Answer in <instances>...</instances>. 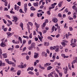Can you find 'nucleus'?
Wrapping results in <instances>:
<instances>
[{
    "label": "nucleus",
    "mask_w": 77,
    "mask_h": 77,
    "mask_svg": "<svg viewBox=\"0 0 77 77\" xmlns=\"http://www.w3.org/2000/svg\"><path fill=\"white\" fill-rule=\"evenodd\" d=\"M68 42L66 40H63V41L61 42V44H62L63 47H65L66 45H67V44L66 43Z\"/></svg>",
    "instance_id": "1"
},
{
    "label": "nucleus",
    "mask_w": 77,
    "mask_h": 77,
    "mask_svg": "<svg viewBox=\"0 0 77 77\" xmlns=\"http://www.w3.org/2000/svg\"><path fill=\"white\" fill-rule=\"evenodd\" d=\"M39 33L40 34V35L41 36V37H40V36L39 35H38V38L41 41V42H42V39H43V37L42 36V32H39Z\"/></svg>",
    "instance_id": "2"
},
{
    "label": "nucleus",
    "mask_w": 77,
    "mask_h": 77,
    "mask_svg": "<svg viewBox=\"0 0 77 77\" xmlns=\"http://www.w3.org/2000/svg\"><path fill=\"white\" fill-rule=\"evenodd\" d=\"M54 50H55V52H58L59 50V46L57 45L55 46V47L54 48Z\"/></svg>",
    "instance_id": "3"
},
{
    "label": "nucleus",
    "mask_w": 77,
    "mask_h": 77,
    "mask_svg": "<svg viewBox=\"0 0 77 77\" xmlns=\"http://www.w3.org/2000/svg\"><path fill=\"white\" fill-rule=\"evenodd\" d=\"M55 70L57 72V73H58L59 74V75L60 77H62V73L60 72V70H58L57 69L55 68Z\"/></svg>",
    "instance_id": "4"
},
{
    "label": "nucleus",
    "mask_w": 77,
    "mask_h": 77,
    "mask_svg": "<svg viewBox=\"0 0 77 77\" xmlns=\"http://www.w3.org/2000/svg\"><path fill=\"white\" fill-rule=\"evenodd\" d=\"M52 21L54 22V23H57V21H58V20H57V18L55 17H54L53 18Z\"/></svg>",
    "instance_id": "5"
},
{
    "label": "nucleus",
    "mask_w": 77,
    "mask_h": 77,
    "mask_svg": "<svg viewBox=\"0 0 77 77\" xmlns=\"http://www.w3.org/2000/svg\"><path fill=\"white\" fill-rule=\"evenodd\" d=\"M2 30H3L4 32H7V31L8 30V28H5L4 25L2 26Z\"/></svg>",
    "instance_id": "6"
},
{
    "label": "nucleus",
    "mask_w": 77,
    "mask_h": 77,
    "mask_svg": "<svg viewBox=\"0 0 77 77\" xmlns=\"http://www.w3.org/2000/svg\"><path fill=\"white\" fill-rule=\"evenodd\" d=\"M14 9L16 11H19V9H20V7L18 6H17V5H14Z\"/></svg>",
    "instance_id": "7"
},
{
    "label": "nucleus",
    "mask_w": 77,
    "mask_h": 77,
    "mask_svg": "<svg viewBox=\"0 0 77 77\" xmlns=\"http://www.w3.org/2000/svg\"><path fill=\"white\" fill-rule=\"evenodd\" d=\"M42 56H45V57H47V53L45 52H43L42 53Z\"/></svg>",
    "instance_id": "8"
},
{
    "label": "nucleus",
    "mask_w": 77,
    "mask_h": 77,
    "mask_svg": "<svg viewBox=\"0 0 77 77\" xmlns=\"http://www.w3.org/2000/svg\"><path fill=\"white\" fill-rule=\"evenodd\" d=\"M38 55H39V54H38V53H36L35 52L34 55V58H37V57H38Z\"/></svg>",
    "instance_id": "9"
},
{
    "label": "nucleus",
    "mask_w": 77,
    "mask_h": 77,
    "mask_svg": "<svg viewBox=\"0 0 77 77\" xmlns=\"http://www.w3.org/2000/svg\"><path fill=\"white\" fill-rule=\"evenodd\" d=\"M35 43L34 42H32L31 45V47H32V48H35Z\"/></svg>",
    "instance_id": "10"
},
{
    "label": "nucleus",
    "mask_w": 77,
    "mask_h": 77,
    "mask_svg": "<svg viewBox=\"0 0 77 77\" xmlns=\"http://www.w3.org/2000/svg\"><path fill=\"white\" fill-rule=\"evenodd\" d=\"M53 72H51L50 74H48V77H53L54 76H53Z\"/></svg>",
    "instance_id": "11"
},
{
    "label": "nucleus",
    "mask_w": 77,
    "mask_h": 77,
    "mask_svg": "<svg viewBox=\"0 0 77 77\" xmlns=\"http://www.w3.org/2000/svg\"><path fill=\"white\" fill-rule=\"evenodd\" d=\"M34 24L35 26L37 28V29H38L39 27V24H38L36 22Z\"/></svg>",
    "instance_id": "12"
},
{
    "label": "nucleus",
    "mask_w": 77,
    "mask_h": 77,
    "mask_svg": "<svg viewBox=\"0 0 77 77\" xmlns=\"http://www.w3.org/2000/svg\"><path fill=\"white\" fill-rule=\"evenodd\" d=\"M33 5L34 6L38 7V5H39V3H38V2L34 3Z\"/></svg>",
    "instance_id": "13"
},
{
    "label": "nucleus",
    "mask_w": 77,
    "mask_h": 77,
    "mask_svg": "<svg viewBox=\"0 0 77 77\" xmlns=\"http://www.w3.org/2000/svg\"><path fill=\"white\" fill-rule=\"evenodd\" d=\"M21 71L20 70H19L17 71V74L18 76L20 75V74H21Z\"/></svg>",
    "instance_id": "14"
},
{
    "label": "nucleus",
    "mask_w": 77,
    "mask_h": 77,
    "mask_svg": "<svg viewBox=\"0 0 77 77\" xmlns=\"http://www.w3.org/2000/svg\"><path fill=\"white\" fill-rule=\"evenodd\" d=\"M0 46L2 47H4L5 46V44H4L3 42H2L1 44H0Z\"/></svg>",
    "instance_id": "15"
},
{
    "label": "nucleus",
    "mask_w": 77,
    "mask_h": 77,
    "mask_svg": "<svg viewBox=\"0 0 77 77\" xmlns=\"http://www.w3.org/2000/svg\"><path fill=\"white\" fill-rule=\"evenodd\" d=\"M54 28H55V27L54 26H53L52 27V28L51 29V33H53L54 32Z\"/></svg>",
    "instance_id": "16"
},
{
    "label": "nucleus",
    "mask_w": 77,
    "mask_h": 77,
    "mask_svg": "<svg viewBox=\"0 0 77 77\" xmlns=\"http://www.w3.org/2000/svg\"><path fill=\"white\" fill-rule=\"evenodd\" d=\"M37 15L38 17H41V16L42 15V14L41 13H38Z\"/></svg>",
    "instance_id": "17"
},
{
    "label": "nucleus",
    "mask_w": 77,
    "mask_h": 77,
    "mask_svg": "<svg viewBox=\"0 0 77 77\" xmlns=\"http://www.w3.org/2000/svg\"><path fill=\"white\" fill-rule=\"evenodd\" d=\"M72 8L75 11V12L77 13V7L75 6H72Z\"/></svg>",
    "instance_id": "18"
},
{
    "label": "nucleus",
    "mask_w": 77,
    "mask_h": 77,
    "mask_svg": "<svg viewBox=\"0 0 77 77\" xmlns=\"http://www.w3.org/2000/svg\"><path fill=\"white\" fill-rule=\"evenodd\" d=\"M13 18H14V22H17V21H18V18H17V17H13Z\"/></svg>",
    "instance_id": "19"
},
{
    "label": "nucleus",
    "mask_w": 77,
    "mask_h": 77,
    "mask_svg": "<svg viewBox=\"0 0 77 77\" xmlns=\"http://www.w3.org/2000/svg\"><path fill=\"white\" fill-rule=\"evenodd\" d=\"M30 10L31 11H34L36 10V8H35L34 7L32 6L30 8Z\"/></svg>",
    "instance_id": "20"
},
{
    "label": "nucleus",
    "mask_w": 77,
    "mask_h": 77,
    "mask_svg": "<svg viewBox=\"0 0 77 77\" xmlns=\"http://www.w3.org/2000/svg\"><path fill=\"white\" fill-rule=\"evenodd\" d=\"M18 41H20V42L21 44H22V43H23V42L22 41V38L21 37H19L18 38Z\"/></svg>",
    "instance_id": "21"
},
{
    "label": "nucleus",
    "mask_w": 77,
    "mask_h": 77,
    "mask_svg": "<svg viewBox=\"0 0 77 77\" xmlns=\"http://www.w3.org/2000/svg\"><path fill=\"white\" fill-rule=\"evenodd\" d=\"M52 59L54 60L56 59V54H54L52 57Z\"/></svg>",
    "instance_id": "22"
},
{
    "label": "nucleus",
    "mask_w": 77,
    "mask_h": 77,
    "mask_svg": "<svg viewBox=\"0 0 77 77\" xmlns=\"http://www.w3.org/2000/svg\"><path fill=\"white\" fill-rule=\"evenodd\" d=\"M62 2H59V3L58 4V6L59 7H61L62 6Z\"/></svg>",
    "instance_id": "23"
},
{
    "label": "nucleus",
    "mask_w": 77,
    "mask_h": 77,
    "mask_svg": "<svg viewBox=\"0 0 77 77\" xmlns=\"http://www.w3.org/2000/svg\"><path fill=\"white\" fill-rule=\"evenodd\" d=\"M12 42L14 43V44H19V42H15V40H13Z\"/></svg>",
    "instance_id": "24"
},
{
    "label": "nucleus",
    "mask_w": 77,
    "mask_h": 77,
    "mask_svg": "<svg viewBox=\"0 0 77 77\" xmlns=\"http://www.w3.org/2000/svg\"><path fill=\"white\" fill-rule=\"evenodd\" d=\"M45 66H50L51 65V63H47L45 64Z\"/></svg>",
    "instance_id": "25"
},
{
    "label": "nucleus",
    "mask_w": 77,
    "mask_h": 77,
    "mask_svg": "<svg viewBox=\"0 0 77 77\" xmlns=\"http://www.w3.org/2000/svg\"><path fill=\"white\" fill-rule=\"evenodd\" d=\"M2 56H3L4 58H6L7 57V55L6 53L3 54Z\"/></svg>",
    "instance_id": "26"
},
{
    "label": "nucleus",
    "mask_w": 77,
    "mask_h": 77,
    "mask_svg": "<svg viewBox=\"0 0 77 77\" xmlns=\"http://www.w3.org/2000/svg\"><path fill=\"white\" fill-rule=\"evenodd\" d=\"M48 39L50 41H52L53 40V38H52L51 36H48Z\"/></svg>",
    "instance_id": "27"
},
{
    "label": "nucleus",
    "mask_w": 77,
    "mask_h": 77,
    "mask_svg": "<svg viewBox=\"0 0 77 77\" xmlns=\"http://www.w3.org/2000/svg\"><path fill=\"white\" fill-rule=\"evenodd\" d=\"M53 67H52V66H49L48 68L47 69V70H51V69H52Z\"/></svg>",
    "instance_id": "28"
},
{
    "label": "nucleus",
    "mask_w": 77,
    "mask_h": 77,
    "mask_svg": "<svg viewBox=\"0 0 77 77\" xmlns=\"http://www.w3.org/2000/svg\"><path fill=\"white\" fill-rule=\"evenodd\" d=\"M70 45H71V46H72L73 47H75V43H72L71 44H70Z\"/></svg>",
    "instance_id": "29"
},
{
    "label": "nucleus",
    "mask_w": 77,
    "mask_h": 77,
    "mask_svg": "<svg viewBox=\"0 0 77 77\" xmlns=\"http://www.w3.org/2000/svg\"><path fill=\"white\" fill-rule=\"evenodd\" d=\"M26 64H24L23 65H21V68H25V67H26Z\"/></svg>",
    "instance_id": "30"
},
{
    "label": "nucleus",
    "mask_w": 77,
    "mask_h": 77,
    "mask_svg": "<svg viewBox=\"0 0 77 77\" xmlns=\"http://www.w3.org/2000/svg\"><path fill=\"white\" fill-rule=\"evenodd\" d=\"M5 17H6V18H9V19H11V17H10V16L8 15H5Z\"/></svg>",
    "instance_id": "31"
},
{
    "label": "nucleus",
    "mask_w": 77,
    "mask_h": 77,
    "mask_svg": "<svg viewBox=\"0 0 77 77\" xmlns=\"http://www.w3.org/2000/svg\"><path fill=\"white\" fill-rule=\"evenodd\" d=\"M7 21H8L9 25H12V21L9 20H8Z\"/></svg>",
    "instance_id": "32"
},
{
    "label": "nucleus",
    "mask_w": 77,
    "mask_h": 77,
    "mask_svg": "<svg viewBox=\"0 0 77 77\" xmlns=\"http://www.w3.org/2000/svg\"><path fill=\"white\" fill-rule=\"evenodd\" d=\"M45 45L46 46H48L49 45V43L48 42H45Z\"/></svg>",
    "instance_id": "33"
},
{
    "label": "nucleus",
    "mask_w": 77,
    "mask_h": 77,
    "mask_svg": "<svg viewBox=\"0 0 77 77\" xmlns=\"http://www.w3.org/2000/svg\"><path fill=\"white\" fill-rule=\"evenodd\" d=\"M8 63L9 64V65H12V64H14V62L12 61H9L8 62Z\"/></svg>",
    "instance_id": "34"
},
{
    "label": "nucleus",
    "mask_w": 77,
    "mask_h": 77,
    "mask_svg": "<svg viewBox=\"0 0 77 77\" xmlns=\"http://www.w3.org/2000/svg\"><path fill=\"white\" fill-rule=\"evenodd\" d=\"M55 47V46H54L53 47H51L50 48V50H54V48Z\"/></svg>",
    "instance_id": "35"
},
{
    "label": "nucleus",
    "mask_w": 77,
    "mask_h": 77,
    "mask_svg": "<svg viewBox=\"0 0 77 77\" xmlns=\"http://www.w3.org/2000/svg\"><path fill=\"white\" fill-rule=\"evenodd\" d=\"M29 74H31V75H33V74H34V73L32 71H29L28 72Z\"/></svg>",
    "instance_id": "36"
},
{
    "label": "nucleus",
    "mask_w": 77,
    "mask_h": 77,
    "mask_svg": "<svg viewBox=\"0 0 77 77\" xmlns=\"http://www.w3.org/2000/svg\"><path fill=\"white\" fill-rule=\"evenodd\" d=\"M69 29L70 31H72V30H73V29L72 28V27H69Z\"/></svg>",
    "instance_id": "37"
},
{
    "label": "nucleus",
    "mask_w": 77,
    "mask_h": 77,
    "mask_svg": "<svg viewBox=\"0 0 77 77\" xmlns=\"http://www.w3.org/2000/svg\"><path fill=\"white\" fill-rule=\"evenodd\" d=\"M28 23L29 24V25H30L32 27V26H33V23L32 22H28Z\"/></svg>",
    "instance_id": "38"
},
{
    "label": "nucleus",
    "mask_w": 77,
    "mask_h": 77,
    "mask_svg": "<svg viewBox=\"0 0 77 77\" xmlns=\"http://www.w3.org/2000/svg\"><path fill=\"white\" fill-rule=\"evenodd\" d=\"M20 26L21 28H23V24L22 23H21L20 24Z\"/></svg>",
    "instance_id": "39"
},
{
    "label": "nucleus",
    "mask_w": 77,
    "mask_h": 77,
    "mask_svg": "<svg viewBox=\"0 0 77 77\" xmlns=\"http://www.w3.org/2000/svg\"><path fill=\"white\" fill-rule=\"evenodd\" d=\"M32 33H31L29 35V38H32Z\"/></svg>",
    "instance_id": "40"
},
{
    "label": "nucleus",
    "mask_w": 77,
    "mask_h": 77,
    "mask_svg": "<svg viewBox=\"0 0 77 77\" xmlns=\"http://www.w3.org/2000/svg\"><path fill=\"white\" fill-rule=\"evenodd\" d=\"M42 32L43 34L46 33H47V30H43L42 31Z\"/></svg>",
    "instance_id": "41"
},
{
    "label": "nucleus",
    "mask_w": 77,
    "mask_h": 77,
    "mask_svg": "<svg viewBox=\"0 0 77 77\" xmlns=\"http://www.w3.org/2000/svg\"><path fill=\"white\" fill-rule=\"evenodd\" d=\"M23 37L24 38H26V39H29V37H28V36L23 35Z\"/></svg>",
    "instance_id": "42"
},
{
    "label": "nucleus",
    "mask_w": 77,
    "mask_h": 77,
    "mask_svg": "<svg viewBox=\"0 0 77 77\" xmlns=\"http://www.w3.org/2000/svg\"><path fill=\"white\" fill-rule=\"evenodd\" d=\"M57 5V3H54V4H52L51 6H56Z\"/></svg>",
    "instance_id": "43"
},
{
    "label": "nucleus",
    "mask_w": 77,
    "mask_h": 77,
    "mask_svg": "<svg viewBox=\"0 0 77 77\" xmlns=\"http://www.w3.org/2000/svg\"><path fill=\"white\" fill-rule=\"evenodd\" d=\"M69 20H73V18L72 17H70V16H69L68 17V19H69Z\"/></svg>",
    "instance_id": "44"
},
{
    "label": "nucleus",
    "mask_w": 77,
    "mask_h": 77,
    "mask_svg": "<svg viewBox=\"0 0 77 77\" xmlns=\"http://www.w3.org/2000/svg\"><path fill=\"white\" fill-rule=\"evenodd\" d=\"M46 2V4H47L48 2H48H51V0H45Z\"/></svg>",
    "instance_id": "45"
},
{
    "label": "nucleus",
    "mask_w": 77,
    "mask_h": 77,
    "mask_svg": "<svg viewBox=\"0 0 77 77\" xmlns=\"http://www.w3.org/2000/svg\"><path fill=\"white\" fill-rule=\"evenodd\" d=\"M7 35H8V36H11V32H7V33H6Z\"/></svg>",
    "instance_id": "46"
},
{
    "label": "nucleus",
    "mask_w": 77,
    "mask_h": 77,
    "mask_svg": "<svg viewBox=\"0 0 77 77\" xmlns=\"http://www.w3.org/2000/svg\"><path fill=\"white\" fill-rule=\"evenodd\" d=\"M46 23H44L43 25L42 26L43 27H45V26H46Z\"/></svg>",
    "instance_id": "47"
},
{
    "label": "nucleus",
    "mask_w": 77,
    "mask_h": 77,
    "mask_svg": "<svg viewBox=\"0 0 77 77\" xmlns=\"http://www.w3.org/2000/svg\"><path fill=\"white\" fill-rule=\"evenodd\" d=\"M34 39L35 41H38V37H36L34 38Z\"/></svg>",
    "instance_id": "48"
},
{
    "label": "nucleus",
    "mask_w": 77,
    "mask_h": 77,
    "mask_svg": "<svg viewBox=\"0 0 77 77\" xmlns=\"http://www.w3.org/2000/svg\"><path fill=\"white\" fill-rule=\"evenodd\" d=\"M27 29L28 30H30V25H29V24H27Z\"/></svg>",
    "instance_id": "49"
},
{
    "label": "nucleus",
    "mask_w": 77,
    "mask_h": 77,
    "mask_svg": "<svg viewBox=\"0 0 77 77\" xmlns=\"http://www.w3.org/2000/svg\"><path fill=\"white\" fill-rule=\"evenodd\" d=\"M2 20H3L4 23H5V24H6V23H7L6 21V20L5 19H3Z\"/></svg>",
    "instance_id": "50"
},
{
    "label": "nucleus",
    "mask_w": 77,
    "mask_h": 77,
    "mask_svg": "<svg viewBox=\"0 0 77 77\" xmlns=\"http://www.w3.org/2000/svg\"><path fill=\"white\" fill-rule=\"evenodd\" d=\"M32 46H29L28 47V49L29 50H32Z\"/></svg>",
    "instance_id": "51"
},
{
    "label": "nucleus",
    "mask_w": 77,
    "mask_h": 77,
    "mask_svg": "<svg viewBox=\"0 0 77 77\" xmlns=\"http://www.w3.org/2000/svg\"><path fill=\"white\" fill-rule=\"evenodd\" d=\"M32 43V40H29L28 42V45H30Z\"/></svg>",
    "instance_id": "52"
},
{
    "label": "nucleus",
    "mask_w": 77,
    "mask_h": 77,
    "mask_svg": "<svg viewBox=\"0 0 77 77\" xmlns=\"http://www.w3.org/2000/svg\"><path fill=\"white\" fill-rule=\"evenodd\" d=\"M2 63H3L2 61L0 60V66H2Z\"/></svg>",
    "instance_id": "53"
},
{
    "label": "nucleus",
    "mask_w": 77,
    "mask_h": 77,
    "mask_svg": "<svg viewBox=\"0 0 77 77\" xmlns=\"http://www.w3.org/2000/svg\"><path fill=\"white\" fill-rule=\"evenodd\" d=\"M64 73L65 74H67V70H66V69H65L64 70Z\"/></svg>",
    "instance_id": "54"
},
{
    "label": "nucleus",
    "mask_w": 77,
    "mask_h": 77,
    "mask_svg": "<svg viewBox=\"0 0 77 77\" xmlns=\"http://www.w3.org/2000/svg\"><path fill=\"white\" fill-rule=\"evenodd\" d=\"M69 35H68V34H66V38H67V39L68 38V36H69Z\"/></svg>",
    "instance_id": "55"
},
{
    "label": "nucleus",
    "mask_w": 77,
    "mask_h": 77,
    "mask_svg": "<svg viewBox=\"0 0 77 77\" xmlns=\"http://www.w3.org/2000/svg\"><path fill=\"white\" fill-rule=\"evenodd\" d=\"M15 48H20V46L19 45H17L15 46Z\"/></svg>",
    "instance_id": "56"
},
{
    "label": "nucleus",
    "mask_w": 77,
    "mask_h": 77,
    "mask_svg": "<svg viewBox=\"0 0 77 77\" xmlns=\"http://www.w3.org/2000/svg\"><path fill=\"white\" fill-rule=\"evenodd\" d=\"M27 7H24V11L27 12Z\"/></svg>",
    "instance_id": "57"
},
{
    "label": "nucleus",
    "mask_w": 77,
    "mask_h": 77,
    "mask_svg": "<svg viewBox=\"0 0 77 77\" xmlns=\"http://www.w3.org/2000/svg\"><path fill=\"white\" fill-rule=\"evenodd\" d=\"M58 16L59 17H62V14L60 13H59L58 14Z\"/></svg>",
    "instance_id": "58"
},
{
    "label": "nucleus",
    "mask_w": 77,
    "mask_h": 77,
    "mask_svg": "<svg viewBox=\"0 0 77 77\" xmlns=\"http://www.w3.org/2000/svg\"><path fill=\"white\" fill-rule=\"evenodd\" d=\"M36 35V31H33V35Z\"/></svg>",
    "instance_id": "59"
},
{
    "label": "nucleus",
    "mask_w": 77,
    "mask_h": 77,
    "mask_svg": "<svg viewBox=\"0 0 77 77\" xmlns=\"http://www.w3.org/2000/svg\"><path fill=\"white\" fill-rule=\"evenodd\" d=\"M26 59L27 60H29V56L27 55L26 57Z\"/></svg>",
    "instance_id": "60"
},
{
    "label": "nucleus",
    "mask_w": 77,
    "mask_h": 77,
    "mask_svg": "<svg viewBox=\"0 0 77 77\" xmlns=\"http://www.w3.org/2000/svg\"><path fill=\"white\" fill-rule=\"evenodd\" d=\"M46 52L47 53H48V54H50V51L48 49H47L46 50Z\"/></svg>",
    "instance_id": "61"
},
{
    "label": "nucleus",
    "mask_w": 77,
    "mask_h": 77,
    "mask_svg": "<svg viewBox=\"0 0 77 77\" xmlns=\"http://www.w3.org/2000/svg\"><path fill=\"white\" fill-rule=\"evenodd\" d=\"M45 29L46 30H48V29H49V27L47 26H46L45 27Z\"/></svg>",
    "instance_id": "62"
},
{
    "label": "nucleus",
    "mask_w": 77,
    "mask_h": 77,
    "mask_svg": "<svg viewBox=\"0 0 77 77\" xmlns=\"http://www.w3.org/2000/svg\"><path fill=\"white\" fill-rule=\"evenodd\" d=\"M44 23H46H46H48V20L46 19V20H45V21Z\"/></svg>",
    "instance_id": "63"
},
{
    "label": "nucleus",
    "mask_w": 77,
    "mask_h": 77,
    "mask_svg": "<svg viewBox=\"0 0 77 77\" xmlns=\"http://www.w3.org/2000/svg\"><path fill=\"white\" fill-rule=\"evenodd\" d=\"M5 6H8V2H6L5 3Z\"/></svg>",
    "instance_id": "64"
}]
</instances>
